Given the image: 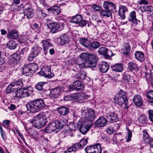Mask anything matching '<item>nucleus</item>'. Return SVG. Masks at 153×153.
Segmentation results:
<instances>
[{
  "instance_id": "f257e3e1",
  "label": "nucleus",
  "mask_w": 153,
  "mask_h": 153,
  "mask_svg": "<svg viewBox=\"0 0 153 153\" xmlns=\"http://www.w3.org/2000/svg\"><path fill=\"white\" fill-rule=\"evenodd\" d=\"M50 115L48 113L40 114L35 116L30 122L35 127L40 129L46 125L47 122V119L49 117L48 116Z\"/></svg>"
},
{
  "instance_id": "f03ea898",
  "label": "nucleus",
  "mask_w": 153,
  "mask_h": 153,
  "mask_svg": "<svg viewBox=\"0 0 153 153\" xmlns=\"http://www.w3.org/2000/svg\"><path fill=\"white\" fill-rule=\"evenodd\" d=\"M45 105L42 100L38 99L31 101L26 105L27 109L32 113H35L42 110Z\"/></svg>"
},
{
  "instance_id": "7ed1b4c3",
  "label": "nucleus",
  "mask_w": 153,
  "mask_h": 153,
  "mask_svg": "<svg viewBox=\"0 0 153 153\" xmlns=\"http://www.w3.org/2000/svg\"><path fill=\"white\" fill-rule=\"evenodd\" d=\"M80 58L89 64L88 66L95 67L96 66L97 58L94 53H82L80 55Z\"/></svg>"
},
{
  "instance_id": "20e7f679",
  "label": "nucleus",
  "mask_w": 153,
  "mask_h": 153,
  "mask_svg": "<svg viewBox=\"0 0 153 153\" xmlns=\"http://www.w3.org/2000/svg\"><path fill=\"white\" fill-rule=\"evenodd\" d=\"M80 58L89 64L88 66L95 67L96 66L97 58L94 53H82L80 55Z\"/></svg>"
},
{
  "instance_id": "39448f33",
  "label": "nucleus",
  "mask_w": 153,
  "mask_h": 153,
  "mask_svg": "<svg viewBox=\"0 0 153 153\" xmlns=\"http://www.w3.org/2000/svg\"><path fill=\"white\" fill-rule=\"evenodd\" d=\"M126 98V93L121 91L114 97V102L117 104L121 105L124 103Z\"/></svg>"
},
{
  "instance_id": "423d86ee",
  "label": "nucleus",
  "mask_w": 153,
  "mask_h": 153,
  "mask_svg": "<svg viewBox=\"0 0 153 153\" xmlns=\"http://www.w3.org/2000/svg\"><path fill=\"white\" fill-rule=\"evenodd\" d=\"M48 27L51 29V31L53 33H56L59 30H61L64 27L63 23L58 24L56 22H52L49 20L47 22Z\"/></svg>"
},
{
  "instance_id": "0eeeda50",
  "label": "nucleus",
  "mask_w": 153,
  "mask_h": 153,
  "mask_svg": "<svg viewBox=\"0 0 153 153\" xmlns=\"http://www.w3.org/2000/svg\"><path fill=\"white\" fill-rule=\"evenodd\" d=\"M82 113H84L83 117L85 121L91 122L95 117V111L91 109L83 112Z\"/></svg>"
},
{
  "instance_id": "6e6552de",
  "label": "nucleus",
  "mask_w": 153,
  "mask_h": 153,
  "mask_svg": "<svg viewBox=\"0 0 153 153\" xmlns=\"http://www.w3.org/2000/svg\"><path fill=\"white\" fill-rule=\"evenodd\" d=\"M39 73L41 75L49 78H51L54 76V74L51 71L50 68L47 66L43 67Z\"/></svg>"
},
{
  "instance_id": "1a4fd4ad",
  "label": "nucleus",
  "mask_w": 153,
  "mask_h": 153,
  "mask_svg": "<svg viewBox=\"0 0 153 153\" xmlns=\"http://www.w3.org/2000/svg\"><path fill=\"white\" fill-rule=\"evenodd\" d=\"M91 122L84 121L82 123L79 129L80 131L83 134H85L92 126Z\"/></svg>"
},
{
  "instance_id": "9d476101",
  "label": "nucleus",
  "mask_w": 153,
  "mask_h": 153,
  "mask_svg": "<svg viewBox=\"0 0 153 153\" xmlns=\"http://www.w3.org/2000/svg\"><path fill=\"white\" fill-rule=\"evenodd\" d=\"M106 117L107 120L111 123L117 122L118 120V117L117 114L114 112H110L109 110H107Z\"/></svg>"
},
{
  "instance_id": "9b49d317",
  "label": "nucleus",
  "mask_w": 153,
  "mask_h": 153,
  "mask_svg": "<svg viewBox=\"0 0 153 153\" xmlns=\"http://www.w3.org/2000/svg\"><path fill=\"white\" fill-rule=\"evenodd\" d=\"M58 122L57 121L55 120L49 124L46 128L47 132L48 133H50L54 131L57 129H61L58 126Z\"/></svg>"
},
{
  "instance_id": "f8f14e48",
  "label": "nucleus",
  "mask_w": 153,
  "mask_h": 153,
  "mask_svg": "<svg viewBox=\"0 0 153 153\" xmlns=\"http://www.w3.org/2000/svg\"><path fill=\"white\" fill-rule=\"evenodd\" d=\"M42 50V48L37 45H35L33 47V51L30 55L29 60H31L35 58L39 54Z\"/></svg>"
},
{
  "instance_id": "ddd939ff",
  "label": "nucleus",
  "mask_w": 153,
  "mask_h": 153,
  "mask_svg": "<svg viewBox=\"0 0 153 153\" xmlns=\"http://www.w3.org/2000/svg\"><path fill=\"white\" fill-rule=\"evenodd\" d=\"M62 93L61 87H58L51 90L50 94L52 97L56 98L60 96Z\"/></svg>"
},
{
  "instance_id": "4468645a",
  "label": "nucleus",
  "mask_w": 153,
  "mask_h": 153,
  "mask_svg": "<svg viewBox=\"0 0 153 153\" xmlns=\"http://www.w3.org/2000/svg\"><path fill=\"white\" fill-rule=\"evenodd\" d=\"M69 41L68 37L66 35H64L56 39L57 43L60 45H63L68 43Z\"/></svg>"
},
{
  "instance_id": "2eb2a0df",
  "label": "nucleus",
  "mask_w": 153,
  "mask_h": 153,
  "mask_svg": "<svg viewBox=\"0 0 153 153\" xmlns=\"http://www.w3.org/2000/svg\"><path fill=\"white\" fill-rule=\"evenodd\" d=\"M103 8L106 10H111L115 9L116 7L114 4L109 1H105L103 4Z\"/></svg>"
},
{
  "instance_id": "dca6fc26",
  "label": "nucleus",
  "mask_w": 153,
  "mask_h": 153,
  "mask_svg": "<svg viewBox=\"0 0 153 153\" xmlns=\"http://www.w3.org/2000/svg\"><path fill=\"white\" fill-rule=\"evenodd\" d=\"M128 10V9L126 7L120 5L119 7L118 11V14L120 16V18L124 19L126 17L125 13L127 12Z\"/></svg>"
},
{
  "instance_id": "f3484780",
  "label": "nucleus",
  "mask_w": 153,
  "mask_h": 153,
  "mask_svg": "<svg viewBox=\"0 0 153 153\" xmlns=\"http://www.w3.org/2000/svg\"><path fill=\"white\" fill-rule=\"evenodd\" d=\"M127 69L131 72L137 71L139 70L137 64L133 61H131L128 63Z\"/></svg>"
},
{
  "instance_id": "a211bd4d",
  "label": "nucleus",
  "mask_w": 153,
  "mask_h": 153,
  "mask_svg": "<svg viewBox=\"0 0 153 153\" xmlns=\"http://www.w3.org/2000/svg\"><path fill=\"white\" fill-rule=\"evenodd\" d=\"M44 51L45 54L48 52V50L52 46V44L50 42V40L46 39L42 41Z\"/></svg>"
},
{
  "instance_id": "6ab92c4d",
  "label": "nucleus",
  "mask_w": 153,
  "mask_h": 153,
  "mask_svg": "<svg viewBox=\"0 0 153 153\" xmlns=\"http://www.w3.org/2000/svg\"><path fill=\"white\" fill-rule=\"evenodd\" d=\"M133 101L135 105L138 107L141 106L143 103L142 99L139 95H137L133 97Z\"/></svg>"
},
{
  "instance_id": "aec40b11",
  "label": "nucleus",
  "mask_w": 153,
  "mask_h": 153,
  "mask_svg": "<svg viewBox=\"0 0 153 153\" xmlns=\"http://www.w3.org/2000/svg\"><path fill=\"white\" fill-rule=\"evenodd\" d=\"M72 100L75 101H80L84 98V94L82 93H76L72 94Z\"/></svg>"
},
{
  "instance_id": "412c9836",
  "label": "nucleus",
  "mask_w": 153,
  "mask_h": 153,
  "mask_svg": "<svg viewBox=\"0 0 153 153\" xmlns=\"http://www.w3.org/2000/svg\"><path fill=\"white\" fill-rule=\"evenodd\" d=\"M27 51L24 48H22L17 51L19 55L18 54H15L14 55V58H15V59L17 60H19L20 59V57H23L26 54Z\"/></svg>"
},
{
  "instance_id": "4be33fe9",
  "label": "nucleus",
  "mask_w": 153,
  "mask_h": 153,
  "mask_svg": "<svg viewBox=\"0 0 153 153\" xmlns=\"http://www.w3.org/2000/svg\"><path fill=\"white\" fill-rule=\"evenodd\" d=\"M100 43L96 41L89 42L87 49L92 51L98 48L100 46Z\"/></svg>"
},
{
  "instance_id": "5701e85b",
  "label": "nucleus",
  "mask_w": 153,
  "mask_h": 153,
  "mask_svg": "<svg viewBox=\"0 0 153 153\" xmlns=\"http://www.w3.org/2000/svg\"><path fill=\"white\" fill-rule=\"evenodd\" d=\"M82 83L79 80H76L74 82L73 85H71L73 90L79 91L81 89Z\"/></svg>"
},
{
  "instance_id": "b1692460",
  "label": "nucleus",
  "mask_w": 153,
  "mask_h": 153,
  "mask_svg": "<svg viewBox=\"0 0 153 153\" xmlns=\"http://www.w3.org/2000/svg\"><path fill=\"white\" fill-rule=\"evenodd\" d=\"M109 68L107 62H102L99 65L100 71L103 73L106 72L108 70Z\"/></svg>"
},
{
  "instance_id": "393cba45",
  "label": "nucleus",
  "mask_w": 153,
  "mask_h": 153,
  "mask_svg": "<svg viewBox=\"0 0 153 153\" xmlns=\"http://www.w3.org/2000/svg\"><path fill=\"white\" fill-rule=\"evenodd\" d=\"M33 92V89L31 87L23 89V97L29 96L32 94Z\"/></svg>"
},
{
  "instance_id": "a878e982",
  "label": "nucleus",
  "mask_w": 153,
  "mask_h": 153,
  "mask_svg": "<svg viewBox=\"0 0 153 153\" xmlns=\"http://www.w3.org/2000/svg\"><path fill=\"white\" fill-rule=\"evenodd\" d=\"M107 122V120L103 117L100 118L95 122V125L98 127L104 126Z\"/></svg>"
},
{
  "instance_id": "bb28decb",
  "label": "nucleus",
  "mask_w": 153,
  "mask_h": 153,
  "mask_svg": "<svg viewBox=\"0 0 153 153\" xmlns=\"http://www.w3.org/2000/svg\"><path fill=\"white\" fill-rule=\"evenodd\" d=\"M111 68L113 71L117 72H121L123 69V65L121 63L116 64L112 66Z\"/></svg>"
},
{
  "instance_id": "cd10ccee",
  "label": "nucleus",
  "mask_w": 153,
  "mask_h": 153,
  "mask_svg": "<svg viewBox=\"0 0 153 153\" xmlns=\"http://www.w3.org/2000/svg\"><path fill=\"white\" fill-rule=\"evenodd\" d=\"M58 112L60 114L63 115H67L69 111V109L68 107L62 106L57 108Z\"/></svg>"
},
{
  "instance_id": "c85d7f7f",
  "label": "nucleus",
  "mask_w": 153,
  "mask_h": 153,
  "mask_svg": "<svg viewBox=\"0 0 153 153\" xmlns=\"http://www.w3.org/2000/svg\"><path fill=\"white\" fill-rule=\"evenodd\" d=\"M135 58L141 62H143L145 57L143 53L140 51H136L134 54Z\"/></svg>"
},
{
  "instance_id": "c756f323",
  "label": "nucleus",
  "mask_w": 153,
  "mask_h": 153,
  "mask_svg": "<svg viewBox=\"0 0 153 153\" xmlns=\"http://www.w3.org/2000/svg\"><path fill=\"white\" fill-rule=\"evenodd\" d=\"M11 85L16 90L20 88L23 85L22 82L21 80H18L12 82Z\"/></svg>"
},
{
  "instance_id": "7c9ffc66",
  "label": "nucleus",
  "mask_w": 153,
  "mask_h": 153,
  "mask_svg": "<svg viewBox=\"0 0 153 153\" xmlns=\"http://www.w3.org/2000/svg\"><path fill=\"white\" fill-rule=\"evenodd\" d=\"M107 52L108 49L105 47H101L98 50V52L100 54L103 55L107 58L109 59L110 56L107 54Z\"/></svg>"
},
{
  "instance_id": "2f4dec72",
  "label": "nucleus",
  "mask_w": 153,
  "mask_h": 153,
  "mask_svg": "<svg viewBox=\"0 0 153 153\" xmlns=\"http://www.w3.org/2000/svg\"><path fill=\"white\" fill-rule=\"evenodd\" d=\"M48 10L51 11L55 15L58 14L61 12L60 8L58 6H54L51 7L48 9Z\"/></svg>"
},
{
  "instance_id": "473e14b6",
  "label": "nucleus",
  "mask_w": 153,
  "mask_h": 153,
  "mask_svg": "<svg viewBox=\"0 0 153 153\" xmlns=\"http://www.w3.org/2000/svg\"><path fill=\"white\" fill-rule=\"evenodd\" d=\"M80 148H81L79 144L78 143H76L71 146L68 148L67 150L68 152H76Z\"/></svg>"
},
{
  "instance_id": "72a5a7b5",
  "label": "nucleus",
  "mask_w": 153,
  "mask_h": 153,
  "mask_svg": "<svg viewBox=\"0 0 153 153\" xmlns=\"http://www.w3.org/2000/svg\"><path fill=\"white\" fill-rule=\"evenodd\" d=\"M32 10L31 7L26 8L24 10L25 16H26L27 18H30L32 17L33 16Z\"/></svg>"
},
{
  "instance_id": "f704fd0d",
  "label": "nucleus",
  "mask_w": 153,
  "mask_h": 153,
  "mask_svg": "<svg viewBox=\"0 0 153 153\" xmlns=\"http://www.w3.org/2000/svg\"><path fill=\"white\" fill-rule=\"evenodd\" d=\"M79 41L81 45L87 48L90 42L88 39L86 38L83 37L79 39Z\"/></svg>"
},
{
  "instance_id": "c9c22d12",
  "label": "nucleus",
  "mask_w": 153,
  "mask_h": 153,
  "mask_svg": "<svg viewBox=\"0 0 153 153\" xmlns=\"http://www.w3.org/2000/svg\"><path fill=\"white\" fill-rule=\"evenodd\" d=\"M94 153H101L102 149L100 144L97 143L94 145Z\"/></svg>"
},
{
  "instance_id": "e433bc0d",
  "label": "nucleus",
  "mask_w": 153,
  "mask_h": 153,
  "mask_svg": "<svg viewBox=\"0 0 153 153\" xmlns=\"http://www.w3.org/2000/svg\"><path fill=\"white\" fill-rule=\"evenodd\" d=\"M17 46L16 43L13 41H10L7 44V47L11 50L15 49Z\"/></svg>"
},
{
  "instance_id": "4c0bfd02",
  "label": "nucleus",
  "mask_w": 153,
  "mask_h": 153,
  "mask_svg": "<svg viewBox=\"0 0 153 153\" xmlns=\"http://www.w3.org/2000/svg\"><path fill=\"white\" fill-rule=\"evenodd\" d=\"M74 20H71V22L75 24H78L79 25H85L86 23V21L85 20H76V21H74Z\"/></svg>"
},
{
  "instance_id": "58836bf2",
  "label": "nucleus",
  "mask_w": 153,
  "mask_h": 153,
  "mask_svg": "<svg viewBox=\"0 0 153 153\" xmlns=\"http://www.w3.org/2000/svg\"><path fill=\"white\" fill-rule=\"evenodd\" d=\"M101 14L103 16L108 17L112 15V11L111 10H103L101 11Z\"/></svg>"
},
{
  "instance_id": "ea45409f",
  "label": "nucleus",
  "mask_w": 153,
  "mask_h": 153,
  "mask_svg": "<svg viewBox=\"0 0 153 153\" xmlns=\"http://www.w3.org/2000/svg\"><path fill=\"white\" fill-rule=\"evenodd\" d=\"M23 74L25 76L28 75L29 74H27L29 73H32L30 70V68L29 67L28 64L25 65L23 69Z\"/></svg>"
},
{
  "instance_id": "a19ab883",
  "label": "nucleus",
  "mask_w": 153,
  "mask_h": 153,
  "mask_svg": "<svg viewBox=\"0 0 153 153\" xmlns=\"http://www.w3.org/2000/svg\"><path fill=\"white\" fill-rule=\"evenodd\" d=\"M18 32L16 30H13L10 32L9 36V37L12 39H16L18 36Z\"/></svg>"
},
{
  "instance_id": "79ce46f5",
  "label": "nucleus",
  "mask_w": 153,
  "mask_h": 153,
  "mask_svg": "<svg viewBox=\"0 0 153 153\" xmlns=\"http://www.w3.org/2000/svg\"><path fill=\"white\" fill-rule=\"evenodd\" d=\"M61 88L62 92H69L73 90L71 85L67 86L65 85L63 87H61Z\"/></svg>"
},
{
  "instance_id": "37998d69",
  "label": "nucleus",
  "mask_w": 153,
  "mask_h": 153,
  "mask_svg": "<svg viewBox=\"0 0 153 153\" xmlns=\"http://www.w3.org/2000/svg\"><path fill=\"white\" fill-rule=\"evenodd\" d=\"M56 121L59 122L58 126L60 129H61L63 126L65 125L67 122V120L65 118H62V120H60L59 121L56 120Z\"/></svg>"
},
{
  "instance_id": "c03bdc74",
  "label": "nucleus",
  "mask_w": 153,
  "mask_h": 153,
  "mask_svg": "<svg viewBox=\"0 0 153 153\" xmlns=\"http://www.w3.org/2000/svg\"><path fill=\"white\" fill-rule=\"evenodd\" d=\"M123 79L127 82L130 83L133 81V77L129 75L125 74L123 76Z\"/></svg>"
},
{
  "instance_id": "a18cd8bd",
  "label": "nucleus",
  "mask_w": 153,
  "mask_h": 153,
  "mask_svg": "<svg viewBox=\"0 0 153 153\" xmlns=\"http://www.w3.org/2000/svg\"><path fill=\"white\" fill-rule=\"evenodd\" d=\"M145 10L150 12L152 18L153 19V7L151 5L147 6L144 7Z\"/></svg>"
},
{
  "instance_id": "49530a36",
  "label": "nucleus",
  "mask_w": 153,
  "mask_h": 153,
  "mask_svg": "<svg viewBox=\"0 0 153 153\" xmlns=\"http://www.w3.org/2000/svg\"><path fill=\"white\" fill-rule=\"evenodd\" d=\"M86 75V74L84 71L80 70L77 74V78L78 79L83 80L85 78Z\"/></svg>"
},
{
  "instance_id": "de8ad7c7",
  "label": "nucleus",
  "mask_w": 153,
  "mask_h": 153,
  "mask_svg": "<svg viewBox=\"0 0 153 153\" xmlns=\"http://www.w3.org/2000/svg\"><path fill=\"white\" fill-rule=\"evenodd\" d=\"M37 15L38 18L43 19L47 16V14L44 13L42 10L38 9L37 10Z\"/></svg>"
},
{
  "instance_id": "09e8293b",
  "label": "nucleus",
  "mask_w": 153,
  "mask_h": 153,
  "mask_svg": "<svg viewBox=\"0 0 153 153\" xmlns=\"http://www.w3.org/2000/svg\"><path fill=\"white\" fill-rule=\"evenodd\" d=\"M94 145L87 146L85 149L87 153H94Z\"/></svg>"
},
{
  "instance_id": "8fccbe9b",
  "label": "nucleus",
  "mask_w": 153,
  "mask_h": 153,
  "mask_svg": "<svg viewBox=\"0 0 153 153\" xmlns=\"http://www.w3.org/2000/svg\"><path fill=\"white\" fill-rule=\"evenodd\" d=\"M139 120L142 124L145 123L147 122V117L144 114L141 115L139 119Z\"/></svg>"
},
{
  "instance_id": "3c124183",
  "label": "nucleus",
  "mask_w": 153,
  "mask_h": 153,
  "mask_svg": "<svg viewBox=\"0 0 153 153\" xmlns=\"http://www.w3.org/2000/svg\"><path fill=\"white\" fill-rule=\"evenodd\" d=\"M15 89L13 87V86L11 85L10 83L7 87L6 92L7 94H10L12 92L15 91Z\"/></svg>"
},
{
  "instance_id": "603ef678",
  "label": "nucleus",
  "mask_w": 153,
  "mask_h": 153,
  "mask_svg": "<svg viewBox=\"0 0 153 153\" xmlns=\"http://www.w3.org/2000/svg\"><path fill=\"white\" fill-rule=\"evenodd\" d=\"M23 89H19L16 91V95L17 97H23Z\"/></svg>"
},
{
  "instance_id": "864d4df0",
  "label": "nucleus",
  "mask_w": 153,
  "mask_h": 153,
  "mask_svg": "<svg viewBox=\"0 0 153 153\" xmlns=\"http://www.w3.org/2000/svg\"><path fill=\"white\" fill-rule=\"evenodd\" d=\"M29 67L30 68L31 72L32 73L33 71L34 72L35 70H36L37 68V66L36 64L34 63H31L28 64Z\"/></svg>"
},
{
  "instance_id": "5fc2aeb1",
  "label": "nucleus",
  "mask_w": 153,
  "mask_h": 153,
  "mask_svg": "<svg viewBox=\"0 0 153 153\" xmlns=\"http://www.w3.org/2000/svg\"><path fill=\"white\" fill-rule=\"evenodd\" d=\"M87 140L83 138L81 140L80 142L78 143L80 146V148H82L87 144Z\"/></svg>"
},
{
  "instance_id": "6e6d98bb",
  "label": "nucleus",
  "mask_w": 153,
  "mask_h": 153,
  "mask_svg": "<svg viewBox=\"0 0 153 153\" xmlns=\"http://www.w3.org/2000/svg\"><path fill=\"white\" fill-rule=\"evenodd\" d=\"M44 84L43 82H39L36 84V88L38 90H41L42 89V86Z\"/></svg>"
},
{
  "instance_id": "4d7b16f0",
  "label": "nucleus",
  "mask_w": 153,
  "mask_h": 153,
  "mask_svg": "<svg viewBox=\"0 0 153 153\" xmlns=\"http://www.w3.org/2000/svg\"><path fill=\"white\" fill-rule=\"evenodd\" d=\"M147 98L150 100H153V91H149L146 94Z\"/></svg>"
},
{
  "instance_id": "13d9d810",
  "label": "nucleus",
  "mask_w": 153,
  "mask_h": 153,
  "mask_svg": "<svg viewBox=\"0 0 153 153\" xmlns=\"http://www.w3.org/2000/svg\"><path fill=\"white\" fill-rule=\"evenodd\" d=\"M91 8L94 10L97 11H100L102 9L101 6L96 4H93L91 6Z\"/></svg>"
},
{
  "instance_id": "bf43d9fd",
  "label": "nucleus",
  "mask_w": 153,
  "mask_h": 153,
  "mask_svg": "<svg viewBox=\"0 0 153 153\" xmlns=\"http://www.w3.org/2000/svg\"><path fill=\"white\" fill-rule=\"evenodd\" d=\"M143 139L144 140H147V139H148L149 140H150L149 139V135L148 134L147 132L146 131L143 130Z\"/></svg>"
},
{
  "instance_id": "052dcab7",
  "label": "nucleus",
  "mask_w": 153,
  "mask_h": 153,
  "mask_svg": "<svg viewBox=\"0 0 153 153\" xmlns=\"http://www.w3.org/2000/svg\"><path fill=\"white\" fill-rule=\"evenodd\" d=\"M136 12L134 11H133L130 13L129 19H130V18L131 19H137L136 18Z\"/></svg>"
},
{
  "instance_id": "680f3d73",
  "label": "nucleus",
  "mask_w": 153,
  "mask_h": 153,
  "mask_svg": "<svg viewBox=\"0 0 153 153\" xmlns=\"http://www.w3.org/2000/svg\"><path fill=\"white\" fill-rule=\"evenodd\" d=\"M124 49L126 51L125 53H127L130 51L131 50V48L130 45L128 43L125 44L124 46Z\"/></svg>"
},
{
  "instance_id": "e2e57ef3",
  "label": "nucleus",
  "mask_w": 153,
  "mask_h": 153,
  "mask_svg": "<svg viewBox=\"0 0 153 153\" xmlns=\"http://www.w3.org/2000/svg\"><path fill=\"white\" fill-rule=\"evenodd\" d=\"M149 118L150 120L153 123V111L150 110L149 112Z\"/></svg>"
},
{
  "instance_id": "0e129e2a",
  "label": "nucleus",
  "mask_w": 153,
  "mask_h": 153,
  "mask_svg": "<svg viewBox=\"0 0 153 153\" xmlns=\"http://www.w3.org/2000/svg\"><path fill=\"white\" fill-rule=\"evenodd\" d=\"M127 130L128 131V139L126 140V142H129L131 140V137H132V133L131 131L129 130L128 128H127Z\"/></svg>"
},
{
  "instance_id": "69168bd1",
  "label": "nucleus",
  "mask_w": 153,
  "mask_h": 153,
  "mask_svg": "<svg viewBox=\"0 0 153 153\" xmlns=\"http://www.w3.org/2000/svg\"><path fill=\"white\" fill-rule=\"evenodd\" d=\"M72 95L71 94L65 96L64 97V100L65 101L72 100Z\"/></svg>"
},
{
  "instance_id": "338daca9",
  "label": "nucleus",
  "mask_w": 153,
  "mask_h": 153,
  "mask_svg": "<svg viewBox=\"0 0 153 153\" xmlns=\"http://www.w3.org/2000/svg\"><path fill=\"white\" fill-rule=\"evenodd\" d=\"M107 133L109 134H111L114 132V130L112 127H109L107 128L106 130Z\"/></svg>"
},
{
  "instance_id": "774afa93",
  "label": "nucleus",
  "mask_w": 153,
  "mask_h": 153,
  "mask_svg": "<svg viewBox=\"0 0 153 153\" xmlns=\"http://www.w3.org/2000/svg\"><path fill=\"white\" fill-rule=\"evenodd\" d=\"M82 16L80 14H76L75 16H74L71 17V19H82Z\"/></svg>"
}]
</instances>
